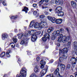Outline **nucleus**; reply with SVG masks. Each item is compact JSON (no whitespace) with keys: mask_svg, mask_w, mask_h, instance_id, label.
I'll list each match as a JSON object with an SVG mask.
<instances>
[{"mask_svg":"<svg viewBox=\"0 0 77 77\" xmlns=\"http://www.w3.org/2000/svg\"><path fill=\"white\" fill-rule=\"evenodd\" d=\"M70 38H71L70 36H66V35L63 36L62 34H60L58 38L57 41L59 42H60L61 41L62 42H63V43H65V42H68V41H69V40Z\"/></svg>","mask_w":77,"mask_h":77,"instance_id":"f257e3e1","label":"nucleus"},{"mask_svg":"<svg viewBox=\"0 0 77 77\" xmlns=\"http://www.w3.org/2000/svg\"><path fill=\"white\" fill-rule=\"evenodd\" d=\"M62 7L60 6H58L55 9V13L57 14L58 16L62 17L64 15V13L62 11Z\"/></svg>","mask_w":77,"mask_h":77,"instance_id":"f03ea898","label":"nucleus"},{"mask_svg":"<svg viewBox=\"0 0 77 77\" xmlns=\"http://www.w3.org/2000/svg\"><path fill=\"white\" fill-rule=\"evenodd\" d=\"M69 50L67 48H65L59 51V54H61L63 57L66 59L67 57V56H66L65 54H67V52Z\"/></svg>","mask_w":77,"mask_h":77,"instance_id":"7ed1b4c3","label":"nucleus"},{"mask_svg":"<svg viewBox=\"0 0 77 77\" xmlns=\"http://www.w3.org/2000/svg\"><path fill=\"white\" fill-rule=\"evenodd\" d=\"M20 74L21 75L19 76V75H16V77H26V75H27V72L23 70V69H22L20 71Z\"/></svg>","mask_w":77,"mask_h":77,"instance_id":"20e7f679","label":"nucleus"},{"mask_svg":"<svg viewBox=\"0 0 77 77\" xmlns=\"http://www.w3.org/2000/svg\"><path fill=\"white\" fill-rule=\"evenodd\" d=\"M39 26L40 28H46L47 27V23L45 22H40Z\"/></svg>","mask_w":77,"mask_h":77,"instance_id":"39448f33","label":"nucleus"},{"mask_svg":"<svg viewBox=\"0 0 77 77\" xmlns=\"http://www.w3.org/2000/svg\"><path fill=\"white\" fill-rule=\"evenodd\" d=\"M27 41H28V39L27 38H24L23 40L21 41L20 42V44L22 45L25 46L26 47V46H27V44L28 43Z\"/></svg>","mask_w":77,"mask_h":77,"instance_id":"423d86ee","label":"nucleus"},{"mask_svg":"<svg viewBox=\"0 0 77 77\" xmlns=\"http://www.w3.org/2000/svg\"><path fill=\"white\" fill-rule=\"evenodd\" d=\"M59 71V69L57 68L54 72L53 74L56 75V76H57L58 77H62V76L60 75V73Z\"/></svg>","mask_w":77,"mask_h":77,"instance_id":"0eeeda50","label":"nucleus"},{"mask_svg":"<svg viewBox=\"0 0 77 77\" xmlns=\"http://www.w3.org/2000/svg\"><path fill=\"white\" fill-rule=\"evenodd\" d=\"M70 62L72 63V65H76L77 59L74 57H72L71 58Z\"/></svg>","mask_w":77,"mask_h":77,"instance_id":"6e6552de","label":"nucleus"},{"mask_svg":"<svg viewBox=\"0 0 77 77\" xmlns=\"http://www.w3.org/2000/svg\"><path fill=\"white\" fill-rule=\"evenodd\" d=\"M48 18L49 20L51 21L52 23H54L56 22V19L54 17H51L50 16H48Z\"/></svg>","mask_w":77,"mask_h":77,"instance_id":"1a4fd4ad","label":"nucleus"},{"mask_svg":"<svg viewBox=\"0 0 77 77\" xmlns=\"http://www.w3.org/2000/svg\"><path fill=\"white\" fill-rule=\"evenodd\" d=\"M36 39H37V36L36 34H34L31 36V40L33 42H34L36 40Z\"/></svg>","mask_w":77,"mask_h":77,"instance_id":"9d476101","label":"nucleus"},{"mask_svg":"<svg viewBox=\"0 0 77 77\" xmlns=\"http://www.w3.org/2000/svg\"><path fill=\"white\" fill-rule=\"evenodd\" d=\"M40 64L41 65V69L44 68V65H45V62L42 60L40 61Z\"/></svg>","mask_w":77,"mask_h":77,"instance_id":"9b49d317","label":"nucleus"},{"mask_svg":"<svg viewBox=\"0 0 77 77\" xmlns=\"http://www.w3.org/2000/svg\"><path fill=\"white\" fill-rule=\"evenodd\" d=\"M36 33V31L35 30H32L31 31H28V33L29 35H34Z\"/></svg>","mask_w":77,"mask_h":77,"instance_id":"f8f14e48","label":"nucleus"},{"mask_svg":"<svg viewBox=\"0 0 77 77\" xmlns=\"http://www.w3.org/2000/svg\"><path fill=\"white\" fill-rule=\"evenodd\" d=\"M62 19H59L56 20L55 23L57 24H60L62 23Z\"/></svg>","mask_w":77,"mask_h":77,"instance_id":"ddd939ff","label":"nucleus"},{"mask_svg":"<svg viewBox=\"0 0 77 77\" xmlns=\"http://www.w3.org/2000/svg\"><path fill=\"white\" fill-rule=\"evenodd\" d=\"M55 3L57 5H62L63 4V1L60 2V0H56Z\"/></svg>","mask_w":77,"mask_h":77,"instance_id":"4468645a","label":"nucleus"},{"mask_svg":"<svg viewBox=\"0 0 77 77\" xmlns=\"http://www.w3.org/2000/svg\"><path fill=\"white\" fill-rule=\"evenodd\" d=\"M34 71L35 72H38L39 71V67H38V66L35 65V68L34 69Z\"/></svg>","mask_w":77,"mask_h":77,"instance_id":"2eb2a0df","label":"nucleus"},{"mask_svg":"<svg viewBox=\"0 0 77 77\" xmlns=\"http://www.w3.org/2000/svg\"><path fill=\"white\" fill-rule=\"evenodd\" d=\"M40 25V22L39 23H38V22H36L34 25V27L35 28V29H36L37 28H38L39 27H40V26H39Z\"/></svg>","mask_w":77,"mask_h":77,"instance_id":"dca6fc26","label":"nucleus"},{"mask_svg":"<svg viewBox=\"0 0 77 77\" xmlns=\"http://www.w3.org/2000/svg\"><path fill=\"white\" fill-rule=\"evenodd\" d=\"M48 69V66H46V67L45 69H43L41 71L43 73L45 74H46V72H47V70Z\"/></svg>","mask_w":77,"mask_h":77,"instance_id":"f3484780","label":"nucleus"},{"mask_svg":"<svg viewBox=\"0 0 77 77\" xmlns=\"http://www.w3.org/2000/svg\"><path fill=\"white\" fill-rule=\"evenodd\" d=\"M53 33L56 36H59V35H60V31L59 30L55 31Z\"/></svg>","mask_w":77,"mask_h":77,"instance_id":"a211bd4d","label":"nucleus"},{"mask_svg":"<svg viewBox=\"0 0 77 77\" xmlns=\"http://www.w3.org/2000/svg\"><path fill=\"white\" fill-rule=\"evenodd\" d=\"M2 39L4 40L5 38H7L8 37V35L7 34H4L2 35Z\"/></svg>","mask_w":77,"mask_h":77,"instance_id":"6ab92c4d","label":"nucleus"},{"mask_svg":"<svg viewBox=\"0 0 77 77\" xmlns=\"http://www.w3.org/2000/svg\"><path fill=\"white\" fill-rule=\"evenodd\" d=\"M11 50H8L6 52V56L8 57H10V54H9L11 52Z\"/></svg>","mask_w":77,"mask_h":77,"instance_id":"aec40b11","label":"nucleus"},{"mask_svg":"<svg viewBox=\"0 0 77 77\" xmlns=\"http://www.w3.org/2000/svg\"><path fill=\"white\" fill-rule=\"evenodd\" d=\"M76 3L74 1H72V6L73 8H75L76 6Z\"/></svg>","mask_w":77,"mask_h":77,"instance_id":"412c9836","label":"nucleus"},{"mask_svg":"<svg viewBox=\"0 0 77 77\" xmlns=\"http://www.w3.org/2000/svg\"><path fill=\"white\" fill-rule=\"evenodd\" d=\"M24 8L22 10L23 11H25L26 13H27V11H29V8L26 7H24Z\"/></svg>","mask_w":77,"mask_h":77,"instance_id":"4be33fe9","label":"nucleus"},{"mask_svg":"<svg viewBox=\"0 0 77 77\" xmlns=\"http://www.w3.org/2000/svg\"><path fill=\"white\" fill-rule=\"evenodd\" d=\"M44 36L47 39H49L50 38V35L47 33H46L45 35H44Z\"/></svg>","mask_w":77,"mask_h":77,"instance_id":"5701e85b","label":"nucleus"},{"mask_svg":"<svg viewBox=\"0 0 77 77\" xmlns=\"http://www.w3.org/2000/svg\"><path fill=\"white\" fill-rule=\"evenodd\" d=\"M34 24H35V22L33 21H32L29 25V27H33L34 26Z\"/></svg>","mask_w":77,"mask_h":77,"instance_id":"b1692460","label":"nucleus"},{"mask_svg":"<svg viewBox=\"0 0 77 77\" xmlns=\"http://www.w3.org/2000/svg\"><path fill=\"white\" fill-rule=\"evenodd\" d=\"M56 35H54V33L52 34V36H51V38L52 40H54L55 39V38H56Z\"/></svg>","mask_w":77,"mask_h":77,"instance_id":"393cba45","label":"nucleus"},{"mask_svg":"<svg viewBox=\"0 0 77 77\" xmlns=\"http://www.w3.org/2000/svg\"><path fill=\"white\" fill-rule=\"evenodd\" d=\"M53 27H51L48 30V33H50V32H51V31H53Z\"/></svg>","mask_w":77,"mask_h":77,"instance_id":"a878e982","label":"nucleus"},{"mask_svg":"<svg viewBox=\"0 0 77 77\" xmlns=\"http://www.w3.org/2000/svg\"><path fill=\"white\" fill-rule=\"evenodd\" d=\"M18 35L19 36V39H21V37H23V33H21V34H19Z\"/></svg>","mask_w":77,"mask_h":77,"instance_id":"bb28decb","label":"nucleus"},{"mask_svg":"<svg viewBox=\"0 0 77 77\" xmlns=\"http://www.w3.org/2000/svg\"><path fill=\"white\" fill-rule=\"evenodd\" d=\"M5 55V52H2L1 54L0 55V57H4Z\"/></svg>","mask_w":77,"mask_h":77,"instance_id":"cd10ccee","label":"nucleus"},{"mask_svg":"<svg viewBox=\"0 0 77 77\" xmlns=\"http://www.w3.org/2000/svg\"><path fill=\"white\" fill-rule=\"evenodd\" d=\"M44 2V0H41L39 2V6H41V5Z\"/></svg>","mask_w":77,"mask_h":77,"instance_id":"c85d7f7f","label":"nucleus"},{"mask_svg":"<svg viewBox=\"0 0 77 77\" xmlns=\"http://www.w3.org/2000/svg\"><path fill=\"white\" fill-rule=\"evenodd\" d=\"M60 66L61 68L63 70L65 68V66L63 64H61Z\"/></svg>","mask_w":77,"mask_h":77,"instance_id":"c756f323","label":"nucleus"},{"mask_svg":"<svg viewBox=\"0 0 77 77\" xmlns=\"http://www.w3.org/2000/svg\"><path fill=\"white\" fill-rule=\"evenodd\" d=\"M13 41L15 43H16L17 42V39L16 38V37L13 38Z\"/></svg>","mask_w":77,"mask_h":77,"instance_id":"7c9ffc66","label":"nucleus"},{"mask_svg":"<svg viewBox=\"0 0 77 77\" xmlns=\"http://www.w3.org/2000/svg\"><path fill=\"white\" fill-rule=\"evenodd\" d=\"M63 58L62 57H60L59 59L60 62H63Z\"/></svg>","mask_w":77,"mask_h":77,"instance_id":"2f4dec72","label":"nucleus"},{"mask_svg":"<svg viewBox=\"0 0 77 77\" xmlns=\"http://www.w3.org/2000/svg\"><path fill=\"white\" fill-rule=\"evenodd\" d=\"M44 17H45V15H44L39 16L40 18H44Z\"/></svg>","mask_w":77,"mask_h":77,"instance_id":"473e14b6","label":"nucleus"},{"mask_svg":"<svg viewBox=\"0 0 77 77\" xmlns=\"http://www.w3.org/2000/svg\"><path fill=\"white\" fill-rule=\"evenodd\" d=\"M44 36V37H43L42 38V39L43 41H46L47 40V38H46Z\"/></svg>","mask_w":77,"mask_h":77,"instance_id":"72a5a7b5","label":"nucleus"},{"mask_svg":"<svg viewBox=\"0 0 77 77\" xmlns=\"http://www.w3.org/2000/svg\"><path fill=\"white\" fill-rule=\"evenodd\" d=\"M60 31L61 33H63L65 31V30H64L63 29H60Z\"/></svg>","mask_w":77,"mask_h":77,"instance_id":"f704fd0d","label":"nucleus"},{"mask_svg":"<svg viewBox=\"0 0 77 77\" xmlns=\"http://www.w3.org/2000/svg\"><path fill=\"white\" fill-rule=\"evenodd\" d=\"M11 18H13L14 19H16V18H17V16H13L11 17Z\"/></svg>","mask_w":77,"mask_h":77,"instance_id":"c9c22d12","label":"nucleus"},{"mask_svg":"<svg viewBox=\"0 0 77 77\" xmlns=\"http://www.w3.org/2000/svg\"><path fill=\"white\" fill-rule=\"evenodd\" d=\"M33 7L34 8H36V6H37V4H33Z\"/></svg>","mask_w":77,"mask_h":77,"instance_id":"e433bc0d","label":"nucleus"},{"mask_svg":"<svg viewBox=\"0 0 77 77\" xmlns=\"http://www.w3.org/2000/svg\"><path fill=\"white\" fill-rule=\"evenodd\" d=\"M33 14L35 15H37V11H35L33 12Z\"/></svg>","mask_w":77,"mask_h":77,"instance_id":"4c0bfd02","label":"nucleus"},{"mask_svg":"<svg viewBox=\"0 0 77 77\" xmlns=\"http://www.w3.org/2000/svg\"><path fill=\"white\" fill-rule=\"evenodd\" d=\"M44 74H45L44 73L42 72H41L40 75H41V77L44 75Z\"/></svg>","mask_w":77,"mask_h":77,"instance_id":"58836bf2","label":"nucleus"},{"mask_svg":"<svg viewBox=\"0 0 77 77\" xmlns=\"http://www.w3.org/2000/svg\"><path fill=\"white\" fill-rule=\"evenodd\" d=\"M66 68H68V69H69L70 68V65L68 64L66 66Z\"/></svg>","mask_w":77,"mask_h":77,"instance_id":"ea45409f","label":"nucleus"},{"mask_svg":"<svg viewBox=\"0 0 77 77\" xmlns=\"http://www.w3.org/2000/svg\"><path fill=\"white\" fill-rule=\"evenodd\" d=\"M67 45H68L67 46H68V47L69 48L70 47V42H68Z\"/></svg>","mask_w":77,"mask_h":77,"instance_id":"a19ab883","label":"nucleus"},{"mask_svg":"<svg viewBox=\"0 0 77 77\" xmlns=\"http://www.w3.org/2000/svg\"><path fill=\"white\" fill-rule=\"evenodd\" d=\"M42 9H46V8H47V7H44L43 5H42Z\"/></svg>","mask_w":77,"mask_h":77,"instance_id":"79ce46f5","label":"nucleus"},{"mask_svg":"<svg viewBox=\"0 0 77 77\" xmlns=\"http://www.w3.org/2000/svg\"><path fill=\"white\" fill-rule=\"evenodd\" d=\"M2 4L4 6H6V3H5L4 1H3Z\"/></svg>","mask_w":77,"mask_h":77,"instance_id":"37998d69","label":"nucleus"},{"mask_svg":"<svg viewBox=\"0 0 77 77\" xmlns=\"http://www.w3.org/2000/svg\"><path fill=\"white\" fill-rule=\"evenodd\" d=\"M45 14H46V15H47L48 14V12L47 11H46L45 12Z\"/></svg>","mask_w":77,"mask_h":77,"instance_id":"c03bdc74","label":"nucleus"},{"mask_svg":"<svg viewBox=\"0 0 77 77\" xmlns=\"http://www.w3.org/2000/svg\"><path fill=\"white\" fill-rule=\"evenodd\" d=\"M37 61H38L39 60V57H37L36 58Z\"/></svg>","mask_w":77,"mask_h":77,"instance_id":"a18cd8bd","label":"nucleus"},{"mask_svg":"<svg viewBox=\"0 0 77 77\" xmlns=\"http://www.w3.org/2000/svg\"><path fill=\"white\" fill-rule=\"evenodd\" d=\"M49 11H50V12H53V9H52V8H50L49 9Z\"/></svg>","mask_w":77,"mask_h":77,"instance_id":"49530a36","label":"nucleus"},{"mask_svg":"<svg viewBox=\"0 0 77 77\" xmlns=\"http://www.w3.org/2000/svg\"><path fill=\"white\" fill-rule=\"evenodd\" d=\"M36 33H37L38 35H39V34H40V33H41V31H38L37 32H36Z\"/></svg>","mask_w":77,"mask_h":77,"instance_id":"de8ad7c7","label":"nucleus"},{"mask_svg":"<svg viewBox=\"0 0 77 77\" xmlns=\"http://www.w3.org/2000/svg\"><path fill=\"white\" fill-rule=\"evenodd\" d=\"M27 35H28V34H27V33H25L24 36H27Z\"/></svg>","mask_w":77,"mask_h":77,"instance_id":"09e8293b","label":"nucleus"},{"mask_svg":"<svg viewBox=\"0 0 77 77\" xmlns=\"http://www.w3.org/2000/svg\"><path fill=\"white\" fill-rule=\"evenodd\" d=\"M66 30L67 31V32H69V29H68V28H66Z\"/></svg>","mask_w":77,"mask_h":77,"instance_id":"8fccbe9b","label":"nucleus"},{"mask_svg":"<svg viewBox=\"0 0 77 77\" xmlns=\"http://www.w3.org/2000/svg\"><path fill=\"white\" fill-rule=\"evenodd\" d=\"M50 62H51V63H53V60H50Z\"/></svg>","mask_w":77,"mask_h":77,"instance_id":"3c124183","label":"nucleus"},{"mask_svg":"<svg viewBox=\"0 0 77 77\" xmlns=\"http://www.w3.org/2000/svg\"><path fill=\"white\" fill-rule=\"evenodd\" d=\"M50 74H49L48 75H47L46 76V77H50Z\"/></svg>","mask_w":77,"mask_h":77,"instance_id":"603ef678","label":"nucleus"},{"mask_svg":"<svg viewBox=\"0 0 77 77\" xmlns=\"http://www.w3.org/2000/svg\"><path fill=\"white\" fill-rule=\"evenodd\" d=\"M49 0H45V2H48Z\"/></svg>","mask_w":77,"mask_h":77,"instance_id":"864d4df0","label":"nucleus"},{"mask_svg":"<svg viewBox=\"0 0 77 77\" xmlns=\"http://www.w3.org/2000/svg\"><path fill=\"white\" fill-rule=\"evenodd\" d=\"M16 47H19V45H18V44H17L16 45Z\"/></svg>","mask_w":77,"mask_h":77,"instance_id":"5fc2aeb1","label":"nucleus"},{"mask_svg":"<svg viewBox=\"0 0 77 77\" xmlns=\"http://www.w3.org/2000/svg\"><path fill=\"white\" fill-rule=\"evenodd\" d=\"M6 75H5L3 77H6Z\"/></svg>","mask_w":77,"mask_h":77,"instance_id":"6e6d98bb","label":"nucleus"},{"mask_svg":"<svg viewBox=\"0 0 77 77\" xmlns=\"http://www.w3.org/2000/svg\"><path fill=\"white\" fill-rule=\"evenodd\" d=\"M58 47H60V44H59V43H58Z\"/></svg>","mask_w":77,"mask_h":77,"instance_id":"4d7b16f0","label":"nucleus"},{"mask_svg":"<svg viewBox=\"0 0 77 77\" xmlns=\"http://www.w3.org/2000/svg\"><path fill=\"white\" fill-rule=\"evenodd\" d=\"M70 77H74V76H73V75H71L70 76Z\"/></svg>","mask_w":77,"mask_h":77,"instance_id":"13d9d810","label":"nucleus"},{"mask_svg":"<svg viewBox=\"0 0 77 77\" xmlns=\"http://www.w3.org/2000/svg\"><path fill=\"white\" fill-rule=\"evenodd\" d=\"M43 52L44 53H45V50H44V51H43Z\"/></svg>","mask_w":77,"mask_h":77,"instance_id":"bf43d9fd","label":"nucleus"},{"mask_svg":"<svg viewBox=\"0 0 77 77\" xmlns=\"http://www.w3.org/2000/svg\"><path fill=\"white\" fill-rule=\"evenodd\" d=\"M14 46V45H11V47H13Z\"/></svg>","mask_w":77,"mask_h":77,"instance_id":"052dcab7","label":"nucleus"},{"mask_svg":"<svg viewBox=\"0 0 77 77\" xmlns=\"http://www.w3.org/2000/svg\"><path fill=\"white\" fill-rule=\"evenodd\" d=\"M2 2V0H0V3H1Z\"/></svg>","mask_w":77,"mask_h":77,"instance_id":"680f3d73","label":"nucleus"},{"mask_svg":"<svg viewBox=\"0 0 77 77\" xmlns=\"http://www.w3.org/2000/svg\"><path fill=\"white\" fill-rule=\"evenodd\" d=\"M13 48H15V45H14V46L13 47Z\"/></svg>","mask_w":77,"mask_h":77,"instance_id":"e2e57ef3","label":"nucleus"},{"mask_svg":"<svg viewBox=\"0 0 77 77\" xmlns=\"http://www.w3.org/2000/svg\"><path fill=\"white\" fill-rule=\"evenodd\" d=\"M75 2H76H76H77V0H75Z\"/></svg>","mask_w":77,"mask_h":77,"instance_id":"0e129e2a","label":"nucleus"},{"mask_svg":"<svg viewBox=\"0 0 77 77\" xmlns=\"http://www.w3.org/2000/svg\"><path fill=\"white\" fill-rule=\"evenodd\" d=\"M18 60H20V59H19Z\"/></svg>","mask_w":77,"mask_h":77,"instance_id":"69168bd1","label":"nucleus"},{"mask_svg":"<svg viewBox=\"0 0 77 77\" xmlns=\"http://www.w3.org/2000/svg\"><path fill=\"white\" fill-rule=\"evenodd\" d=\"M1 63V61H0V63Z\"/></svg>","mask_w":77,"mask_h":77,"instance_id":"338daca9","label":"nucleus"},{"mask_svg":"<svg viewBox=\"0 0 77 77\" xmlns=\"http://www.w3.org/2000/svg\"><path fill=\"white\" fill-rule=\"evenodd\" d=\"M32 9V10H33V9Z\"/></svg>","mask_w":77,"mask_h":77,"instance_id":"774afa93","label":"nucleus"}]
</instances>
